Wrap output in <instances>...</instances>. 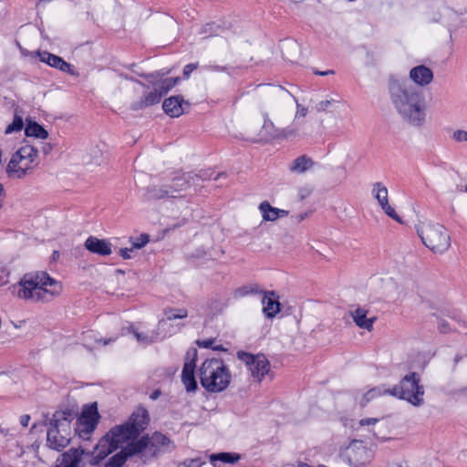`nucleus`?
<instances>
[{
	"label": "nucleus",
	"instance_id": "1",
	"mask_svg": "<svg viewBox=\"0 0 467 467\" xmlns=\"http://www.w3.org/2000/svg\"><path fill=\"white\" fill-rule=\"evenodd\" d=\"M389 92L394 108L404 120L415 127L424 124L426 105L421 91L417 90L406 79L390 78Z\"/></svg>",
	"mask_w": 467,
	"mask_h": 467
},
{
	"label": "nucleus",
	"instance_id": "2",
	"mask_svg": "<svg viewBox=\"0 0 467 467\" xmlns=\"http://www.w3.org/2000/svg\"><path fill=\"white\" fill-rule=\"evenodd\" d=\"M150 422V415L145 408H137L128 420L120 425L112 427L104 437L100 439V446L110 444L113 449H119L121 444L136 440L147 428Z\"/></svg>",
	"mask_w": 467,
	"mask_h": 467
},
{
	"label": "nucleus",
	"instance_id": "3",
	"mask_svg": "<svg viewBox=\"0 0 467 467\" xmlns=\"http://www.w3.org/2000/svg\"><path fill=\"white\" fill-rule=\"evenodd\" d=\"M17 296L23 299L48 301L58 295L61 285L46 272L26 274L18 283Z\"/></svg>",
	"mask_w": 467,
	"mask_h": 467
},
{
	"label": "nucleus",
	"instance_id": "4",
	"mask_svg": "<svg viewBox=\"0 0 467 467\" xmlns=\"http://www.w3.org/2000/svg\"><path fill=\"white\" fill-rule=\"evenodd\" d=\"M77 417V413L70 409L57 410L49 422L47 433V442L50 449L61 451L71 441L70 423Z\"/></svg>",
	"mask_w": 467,
	"mask_h": 467
},
{
	"label": "nucleus",
	"instance_id": "5",
	"mask_svg": "<svg viewBox=\"0 0 467 467\" xmlns=\"http://www.w3.org/2000/svg\"><path fill=\"white\" fill-rule=\"evenodd\" d=\"M201 385L209 392H221L227 389L232 375L221 358H209L199 368Z\"/></svg>",
	"mask_w": 467,
	"mask_h": 467
},
{
	"label": "nucleus",
	"instance_id": "6",
	"mask_svg": "<svg viewBox=\"0 0 467 467\" xmlns=\"http://www.w3.org/2000/svg\"><path fill=\"white\" fill-rule=\"evenodd\" d=\"M420 378L416 372H410L405 375L399 384L389 389V395L403 400L415 407L424 403V387L420 384Z\"/></svg>",
	"mask_w": 467,
	"mask_h": 467
},
{
	"label": "nucleus",
	"instance_id": "7",
	"mask_svg": "<svg viewBox=\"0 0 467 467\" xmlns=\"http://www.w3.org/2000/svg\"><path fill=\"white\" fill-rule=\"evenodd\" d=\"M417 234L423 244L434 253L442 254L451 246V237L442 224L421 223L417 226Z\"/></svg>",
	"mask_w": 467,
	"mask_h": 467
},
{
	"label": "nucleus",
	"instance_id": "8",
	"mask_svg": "<svg viewBox=\"0 0 467 467\" xmlns=\"http://www.w3.org/2000/svg\"><path fill=\"white\" fill-rule=\"evenodd\" d=\"M340 456L351 466L363 467L371 462L374 451L363 441L354 440L340 452Z\"/></svg>",
	"mask_w": 467,
	"mask_h": 467
},
{
	"label": "nucleus",
	"instance_id": "9",
	"mask_svg": "<svg viewBox=\"0 0 467 467\" xmlns=\"http://www.w3.org/2000/svg\"><path fill=\"white\" fill-rule=\"evenodd\" d=\"M237 357L245 363L251 376L258 382L262 381L270 371V362L263 354L253 355L245 351H238Z\"/></svg>",
	"mask_w": 467,
	"mask_h": 467
},
{
	"label": "nucleus",
	"instance_id": "10",
	"mask_svg": "<svg viewBox=\"0 0 467 467\" xmlns=\"http://www.w3.org/2000/svg\"><path fill=\"white\" fill-rule=\"evenodd\" d=\"M99 420V414L97 403L94 402L87 405L83 409L81 415L77 419V424L78 426L76 428V431H78L80 436H82L81 433L89 435L96 429Z\"/></svg>",
	"mask_w": 467,
	"mask_h": 467
},
{
	"label": "nucleus",
	"instance_id": "11",
	"mask_svg": "<svg viewBox=\"0 0 467 467\" xmlns=\"http://www.w3.org/2000/svg\"><path fill=\"white\" fill-rule=\"evenodd\" d=\"M190 108V103L184 100L181 95L171 96L165 99L162 103L164 112L171 118H178L183 113L187 112Z\"/></svg>",
	"mask_w": 467,
	"mask_h": 467
},
{
	"label": "nucleus",
	"instance_id": "12",
	"mask_svg": "<svg viewBox=\"0 0 467 467\" xmlns=\"http://www.w3.org/2000/svg\"><path fill=\"white\" fill-rule=\"evenodd\" d=\"M89 451L82 447L70 448L63 452L57 462L58 467H83L82 458L84 455H88Z\"/></svg>",
	"mask_w": 467,
	"mask_h": 467
},
{
	"label": "nucleus",
	"instance_id": "13",
	"mask_svg": "<svg viewBox=\"0 0 467 467\" xmlns=\"http://www.w3.org/2000/svg\"><path fill=\"white\" fill-rule=\"evenodd\" d=\"M36 55L39 57L41 62L71 76L76 75L73 66L65 61L61 57L51 54L47 51H37Z\"/></svg>",
	"mask_w": 467,
	"mask_h": 467
},
{
	"label": "nucleus",
	"instance_id": "14",
	"mask_svg": "<svg viewBox=\"0 0 467 467\" xmlns=\"http://www.w3.org/2000/svg\"><path fill=\"white\" fill-rule=\"evenodd\" d=\"M263 313L267 318H274L281 310L278 296L274 291H262Z\"/></svg>",
	"mask_w": 467,
	"mask_h": 467
},
{
	"label": "nucleus",
	"instance_id": "15",
	"mask_svg": "<svg viewBox=\"0 0 467 467\" xmlns=\"http://www.w3.org/2000/svg\"><path fill=\"white\" fill-rule=\"evenodd\" d=\"M410 78L418 86L425 87L433 79V72L424 65L414 67L410 71Z\"/></svg>",
	"mask_w": 467,
	"mask_h": 467
},
{
	"label": "nucleus",
	"instance_id": "16",
	"mask_svg": "<svg viewBox=\"0 0 467 467\" xmlns=\"http://www.w3.org/2000/svg\"><path fill=\"white\" fill-rule=\"evenodd\" d=\"M85 247L90 253L99 255L106 256L111 254V244L107 240L99 239L94 236H89L85 242Z\"/></svg>",
	"mask_w": 467,
	"mask_h": 467
},
{
	"label": "nucleus",
	"instance_id": "17",
	"mask_svg": "<svg viewBox=\"0 0 467 467\" xmlns=\"http://www.w3.org/2000/svg\"><path fill=\"white\" fill-rule=\"evenodd\" d=\"M37 156V150L31 145L22 146L15 154H13L9 161V169L12 170L16 167L17 163H21L23 161H34Z\"/></svg>",
	"mask_w": 467,
	"mask_h": 467
},
{
	"label": "nucleus",
	"instance_id": "18",
	"mask_svg": "<svg viewBox=\"0 0 467 467\" xmlns=\"http://www.w3.org/2000/svg\"><path fill=\"white\" fill-rule=\"evenodd\" d=\"M368 311L363 307H358L354 311L350 312V316L353 318L355 324L368 331H371L373 329V324L376 321V317H368Z\"/></svg>",
	"mask_w": 467,
	"mask_h": 467
},
{
	"label": "nucleus",
	"instance_id": "19",
	"mask_svg": "<svg viewBox=\"0 0 467 467\" xmlns=\"http://www.w3.org/2000/svg\"><path fill=\"white\" fill-rule=\"evenodd\" d=\"M130 441V442H129L124 448L121 449L128 459L142 452L146 448L150 446L149 435H144L138 440L136 439Z\"/></svg>",
	"mask_w": 467,
	"mask_h": 467
},
{
	"label": "nucleus",
	"instance_id": "20",
	"mask_svg": "<svg viewBox=\"0 0 467 467\" xmlns=\"http://www.w3.org/2000/svg\"><path fill=\"white\" fill-rule=\"evenodd\" d=\"M161 99V94H160L155 88L152 91H150L144 94L140 100L131 103L130 109L132 110H140L150 106L158 104Z\"/></svg>",
	"mask_w": 467,
	"mask_h": 467
},
{
	"label": "nucleus",
	"instance_id": "21",
	"mask_svg": "<svg viewBox=\"0 0 467 467\" xmlns=\"http://www.w3.org/2000/svg\"><path fill=\"white\" fill-rule=\"evenodd\" d=\"M264 221L274 222L280 217L288 215V211L273 207L267 201H264L259 205Z\"/></svg>",
	"mask_w": 467,
	"mask_h": 467
},
{
	"label": "nucleus",
	"instance_id": "22",
	"mask_svg": "<svg viewBox=\"0 0 467 467\" xmlns=\"http://www.w3.org/2000/svg\"><path fill=\"white\" fill-rule=\"evenodd\" d=\"M182 381L188 392H194L197 389L198 385L195 379V369L192 368V364L183 365Z\"/></svg>",
	"mask_w": 467,
	"mask_h": 467
},
{
	"label": "nucleus",
	"instance_id": "23",
	"mask_svg": "<svg viewBox=\"0 0 467 467\" xmlns=\"http://www.w3.org/2000/svg\"><path fill=\"white\" fill-rule=\"evenodd\" d=\"M240 455L234 452H219L210 455V462L213 467H222L223 463H235L239 461Z\"/></svg>",
	"mask_w": 467,
	"mask_h": 467
},
{
	"label": "nucleus",
	"instance_id": "24",
	"mask_svg": "<svg viewBox=\"0 0 467 467\" xmlns=\"http://www.w3.org/2000/svg\"><path fill=\"white\" fill-rule=\"evenodd\" d=\"M263 118L264 124L261 130L262 137L267 140H277L280 128L275 126L274 122L270 119L268 113H263Z\"/></svg>",
	"mask_w": 467,
	"mask_h": 467
},
{
	"label": "nucleus",
	"instance_id": "25",
	"mask_svg": "<svg viewBox=\"0 0 467 467\" xmlns=\"http://www.w3.org/2000/svg\"><path fill=\"white\" fill-rule=\"evenodd\" d=\"M314 165V161L306 155H301L295 159L290 164V171L295 173H304L310 170Z\"/></svg>",
	"mask_w": 467,
	"mask_h": 467
},
{
	"label": "nucleus",
	"instance_id": "26",
	"mask_svg": "<svg viewBox=\"0 0 467 467\" xmlns=\"http://www.w3.org/2000/svg\"><path fill=\"white\" fill-rule=\"evenodd\" d=\"M25 134L27 137H34L37 139H47L48 137V132L44 129V127L33 120H27Z\"/></svg>",
	"mask_w": 467,
	"mask_h": 467
},
{
	"label": "nucleus",
	"instance_id": "27",
	"mask_svg": "<svg viewBox=\"0 0 467 467\" xmlns=\"http://www.w3.org/2000/svg\"><path fill=\"white\" fill-rule=\"evenodd\" d=\"M33 162L34 161H29V160L27 161H23L21 163H17L16 167H15L12 170L9 169V163H8L7 167H6V172L9 177L21 179V178L25 177L27 174L28 171H30L33 168V165H32Z\"/></svg>",
	"mask_w": 467,
	"mask_h": 467
},
{
	"label": "nucleus",
	"instance_id": "28",
	"mask_svg": "<svg viewBox=\"0 0 467 467\" xmlns=\"http://www.w3.org/2000/svg\"><path fill=\"white\" fill-rule=\"evenodd\" d=\"M130 331L133 333L138 342L145 345L159 341L165 337H160V334L157 330H152L150 333H140L135 330L133 327H131Z\"/></svg>",
	"mask_w": 467,
	"mask_h": 467
},
{
	"label": "nucleus",
	"instance_id": "29",
	"mask_svg": "<svg viewBox=\"0 0 467 467\" xmlns=\"http://www.w3.org/2000/svg\"><path fill=\"white\" fill-rule=\"evenodd\" d=\"M389 389H386L384 386L375 387L365 393L362 400H360V405L365 407L371 400L379 397L381 395L389 394Z\"/></svg>",
	"mask_w": 467,
	"mask_h": 467
},
{
	"label": "nucleus",
	"instance_id": "30",
	"mask_svg": "<svg viewBox=\"0 0 467 467\" xmlns=\"http://www.w3.org/2000/svg\"><path fill=\"white\" fill-rule=\"evenodd\" d=\"M374 197L379 202V205H383L389 202L388 199V189L381 182H376L373 184L372 191Z\"/></svg>",
	"mask_w": 467,
	"mask_h": 467
},
{
	"label": "nucleus",
	"instance_id": "31",
	"mask_svg": "<svg viewBox=\"0 0 467 467\" xmlns=\"http://www.w3.org/2000/svg\"><path fill=\"white\" fill-rule=\"evenodd\" d=\"M180 81V78H167L161 80L158 88H156L157 91L161 94V98L166 95L172 88H174L178 82Z\"/></svg>",
	"mask_w": 467,
	"mask_h": 467
},
{
	"label": "nucleus",
	"instance_id": "32",
	"mask_svg": "<svg viewBox=\"0 0 467 467\" xmlns=\"http://www.w3.org/2000/svg\"><path fill=\"white\" fill-rule=\"evenodd\" d=\"M127 460L124 451L120 450L107 461L104 467H122Z\"/></svg>",
	"mask_w": 467,
	"mask_h": 467
},
{
	"label": "nucleus",
	"instance_id": "33",
	"mask_svg": "<svg viewBox=\"0 0 467 467\" xmlns=\"http://www.w3.org/2000/svg\"><path fill=\"white\" fill-rule=\"evenodd\" d=\"M170 442V439L161 432H154L152 436L150 438V446L155 449L161 446L167 445Z\"/></svg>",
	"mask_w": 467,
	"mask_h": 467
},
{
	"label": "nucleus",
	"instance_id": "34",
	"mask_svg": "<svg viewBox=\"0 0 467 467\" xmlns=\"http://www.w3.org/2000/svg\"><path fill=\"white\" fill-rule=\"evenodd\" d=\"M258 293L261 294L262 291H260L258 289L257 285H244V286H241V287L237 288L234 291V296L235 297H244V296H246L248 295L258 294Z\"/></svg>",
	"mask_w": 467,
	"mask_h": 467
},
{
	"label": "nucleus",
	"instance_id": "35",
	"mask_svg": "<svg viewBox=\"0 0 467 467\" xmlns=\"http://www.w3.org/2000/svg\"><path fill=\"white\" fill-rule=\"evenodd\" d=\"M166 320H174L185 318L188 317V311L185 308H169L165 310Z\"/></svg>",
	"mask_w": 467,
	"mask_h": 467
},
{
	"label": "nucleus",
	"instance_id": "36",
	"mask_svg": "<svg viewBox=\"0 0 467 467\" xmlns=\"http://www.w3.org/2000/svg\"><path fill=\"white\" fill-rule=\"evenodd\" d=\"M214 174H215V171L213 170L207 169V170L200 171L198 174H195V177L197 179H201L202 181L212 180V179H213L214 181H218L220 178L225 177V174L223 172H218V173H216V175L214 177H213Z\"/></svg>",
	"mask_w": 467,
	"mask_h": 467
},
{
	"label": "nucleus",
	"instance_id": "37",
	"mask_svg": "<svg viewBox=\"0 0 467 467\" xmlns=\"http://www.w3.org/2000/svg\"><path fill=\"white\" fill-rule=\"evenodd\" d=\"M223 29L221 28V26L219 25H217L216 23L213 22V23H208L206 25H204L202 28V31L201 33L202 34H205V37H210V36H217L220 34V32H222Z\"/></svg>",
	"mask_w": 467,
	"mask_h": 467
},
{
	"label": "nucleus",
	"instance_id": "38",
	"mask_svg": "<svg viewBox=\"0 0 467 467\" xmlns=\"http://www.w3.org/2000/svg\"><path fill=\"white\" fill-rule=\"evenodd\" d=\"M24 127V121L22 117L16 115L12 123L9 124L5 129V133L10 134L15 131H19Z\"/></svg>",
	"mask_w": 467,
	"mask_h": 467
},
{
	"label": "nucleus",
	"instance_id": "39",
	"mask_svg": "<svg viewBox=\"0 0 467 467\" xmlns=\"http://www.w3.org/2000/svg\"><path fill=\"white\" fill-rule=\"evenodd\" d=\"M95 451H96L94 452L97 454V456H99V458L101 461H103L109 454L112 453L116 450L113 449V447L110 444H105V447H102L100 446L99 441L97 447L95 448Z\"/></svg>",
	"mask_w": 467,
	"mask_h": 467
},
{
	"label": "nucleus",
	"instance_id": "40",
	"mask_svg": "<svg viewBox=\"0 0 467 467\" xmlns=\"http://www.w3.org/2000/svg\"><path fill=\"white\" fill-rule=\"evenodd\" d=\"M150 241V236L147 234H141L139 237L130 238L132 248L140 249L144 247Z\"/></svg>",
	"mask_w": 467,
	"mask_h": 467
},
{
	"label": "nucleus",
	"instance_id": "41",
	"mask_svg": "<svg viewBox=\"0 0 467 467\" xmlns=\"http://www.w3.org/2000/svg\"><path fill=\"white\" fill-rule=\"evenodd\" d=\"M197 349L194 348H192L188 349L185 356V362L184 365L192 364V368L195 369L196 368V361H197Z\"/></svg>",
	"mask_w": 467,
	"mask_h": 467
},
{
	"label": "nucleus",
	"instance_id": "42",
	"mask_svg": "<svg viewBox=\"0 0 467 467\" xmlns=\"http://www.w3.org/2000/svg\"><path fill=\"white\" fill-rule=\"evenodd\" d=\"M278 132H279V134H278L277 140H285V139L295 136L296 134V130L292 126H288L284 129L280 128Z\"/></svg>",
	"mask_w": 467,
	"mask_h": 467
},
{
	"label": "nucleus",
	"instance_id": "43",
	"mask_svg": "<svg viewBox=\"0 0 467 467\" xmlns=\"http://www.w3.org/2000/svg\"><path fill=\"white\" fill-rule=\"evenodd\" d=\"M8 452L14 453L15 457L21 458L25 453V449L22 445H20L17 441L11 444L8 449Z\"/></svg>",
	"mask_w": 467,
	"mask_h": 467
},
{
	"label": "nucleus",
	"instance_id": "44",
	"mask_svg": "<svg viewBox=\"0 0 467 467\" xmlns=\"http://www.w3.org/2000/svg\"><path fill=\"white\" fill-rule=\"evenodd\" d=\"M380 207L382 208V210L385 212V213L388 216H389L390 218H392L393 220H395L399 223H401L400 216L397 214L395 210L389 205V202H386L385 204L381 205Z\"/></svg>",
	"mask_w": 467,
	"mask_h": 467
},
{
	"label": "nucleus",
	"instance_id": "45",
	"mask_svg": "<svg viewBox=\"0 0 467 467\" xmlns=\"http://www.w3.org/2000/svg\"><path fill=\"white\" fill-rule=\"evenodd\" d=\"M451 138L456 142H467V130H456L453 131Z\"/></svg>",
	"mask_w": 467,
	"mask_h": 467
},
{
	"label": "nucleus",
	"instance_id": "46",
	"mask_svg": "<svg viewBox=\"0 0 467 467\" xmlns=\"http://www.w3.org/2000/svg\"><path fill=\"white\" fill-rule=\"evenodd\" d=\"M202 464L204 462L201 458H195L184 461L179 467H201Z\"/></svg>",
	"mask_w": 467,
	"mask_h": 467
},
{
	"label": "nucleus",
	"instance_id": "47",
	"mask_svg": "<svg viewBox=\"0 0 467 467\" xmlns=\"http://www.w3.org/2000/svg\"><path fill=\"white\" fill-rule=\"evenodd\" d=\"M198 67V63H190L183 67V77L188 78L192 72Z\"/></svg>",
	"mask_w": 467,
	"mask_h": 467
},
{
	"label": "nucleus",
	"instance_id": "48",
	"mask_svg": "<svg viewBox=\"0 0 467 467\" xmlns=\"http://www.w3.org/2000/svg\"><path fill=\"white\" fill-rule=\"evenodd\" d=\"M334 102L333 99L331 100H328V99H326V100H322L320 102H318L316 106V109L317 111L321 112V111H327V108Z\"/></svg>",
	"mask_w": 467,
	"mask_h": 467
},
{
	"label": "nucleus",
	"instance_id": "49",
	"mask_svg": "<svg viewBox=\"0 0 467 467\" xmlns=\"http://www.w3.org/2000/svg\"><path fill=\"white\" fill-rule=\"evenodd\" d=\"M149 192L151 193L152 197L159 198V199L163 198L169 194V192L167 190H162V189H160V190L152 189Z\"/></svg>",
	"mask_w": 467,
	"mask_h": 467
},
{
	"label": "nucleus",
	"instance_id": "50",
	"mask_svg": "<svg viewBox=\"0 0 467 467\" xmlns=\"http://www.w3.org/2000/svg\"><path fill=\"white\" fill-rule=\"evenodd\" d=\"M379 421V419L378 418H364L361 419L358 422L359 426H369V425H375Z\"/></svg>",
	"mask_w": 467,
	"mask_h": 467
},
{
	"label": "nucleus",
	"instance_id": "51",
	"mask_svg": "<svg viewBox=\"0 0 467 467\" xmlns=\"http://www.w3.org/2000/svg\"><path fill=\"white\" fill-rule=\"evenodd\" d=\"M189 184V182L186 181L185 178H176L173 180L174 187H181L182 189L186 188Z\"/></svg>",
	"mask_w": 467,
	"mask_h": 467
},
{
	"label": "nucleus",
	"instance_id": "52",
	"mask_svg": "<svg viewBox=\"0 0 467 467\" xmlns=\"http://www.w3.org/2000/svg\"><path fill=\"white\" fill-rule=\"evenodd\" d=\"M213 343H214V339H206V340H202V341H197V344L202 347V348H212L213 349Z\"/></svg>",
	"mask_w": 467,
	"mask_h": 467
},
{
	"label": "nucleus",
	"instance_id": "53",
	"mask_svg": "<svg viewBox=\"0 0 467 467\" xmlns=\"http://www.w3.org/2000/svg\"><path fill=\"white\" fill-rule=\"evenodd\" d=\"M88 455H90V460H89L90 465L96 466V465H99V463L101 462V460L99 458V456H97V454L95 452H89Z\"/></svg>",
	"mask_w": 467,
	"mask_h": 467
},
{
	"label": "nucleus",
	"instance_id": "54",
	"mask_svg": "<svg viewBox=\"0 0 467 467\" xmlns=\"http://www.w3.org/2000/svg\"><path fill=\"white\" fill-rule=\"evenodd\" d=\"M131 248H122L119 250V254L122 256L123 259H130V252H132Z\"/></svg>",
	"mask_w": 467,
	"mask_h": 467
},
{
	"label": "nucleus",
	"instance_id": "55",
	"mask_svg": "<svg viewBox=\"0 0 467 467\" xmlns=\"http://www.w3.org/2000/svg\"><path fill=\"white\" fill-rule=\"evenodd\" d=\"M439 330L441 333H447L449 331V324L444 320L441 321L439 324Z\"/></svg>",
	"mask_w": 467,
	"mask_h": 467
},
{
	"label": "nucleus",
	"instance_id": "56",
	"mask_svg": "<svg viewBox=\"0 0 467 467\" xmlns=\"http://www.w3.org/2000/svg\"><path fill=\"white\" fill-rule=\"evenodd\" d=\"M294 99L296 100V105H297V108L300 107V105L298 104L297 100L296 99V98H294ZM307 113V109L306 108H301V109H298L297 112H296V117L297 116H300V117H305Z\"/></svg>",
	"mask_w": 467,
	"mask_h": 467
},
{
	"label": "nucleus",
	"instance_id": "57",
	"mask_svg": "<svg viewBox=\"0 0 467 467\" xmlns=\"http://www.w3.org/2000/svg\"><path fill=\"white\" fill-rule=\"evenodd\" d=\"M30 416L26 414L20 417V423L23 427H26L29 423Z\"/></svg>",
	"mask_w": 467,
	"mask_h": 467
},
{
	"label": "nucleus",
	"instance_id": "58",
	"mask_svg": "<svg viewBox=\"0 0 467 467\" xmlns=\"http://www.w3.org/2000/svg\"><path fill=\"white\" fill-rule=\"evenodd\" d=\"M207 68L212 71L221 72V71H226L227 68L225 67L222 66H208Z\"/></svg>",
	"mask_w": 467,
	"mask_h": 467
},
{
	"label": "nucleus",
	"instance_id": "59",
	"mask_svg": "<svg viewBox=\"0 0 467 467\" xmlns=\"http://www.w3.org/2000/svg\"><path fill=\"white\" fill-rule=\"evenodd\" d=\"M314 74L315 75H317V76H327V75H330V74H334V70H327V71H320V70H314Z\"/></svg>",
	"mask_w": 467,
	"mask_h": 467
},
{
	"label": "nucleus",
	"instance_id": "60",
	"mask_svg": "<svg viewBox=\"0 0 467 467\" xmlns=\"http://www.w3.org/2000/svg\"><path fill=\"white\" fill-rule=\"evenodd\" d=\"M5 189H4V186L2 183H0V209L2 208L3 206V202H4V199H5Z\"/></svg>",
	"mask_w": 467,
	"mask_h": 467
},
{
	"label": "nucleus",
	"instance_id": "61",
	"mask_svg": "<svg viewBox=\"0 0 467 467\" xmlns=\"http://www.w3.org/2000/svg\"><path fill=\"white\" fill-rule=\"evenodd\" d=\"M140 76L150 80V82L153 83V81L150 80V78H154V74H140Z\"/></svg>",
	"mask_w": 467,
	"mask_h": 467
},
{
	"label": "nucleus",
	"instance_id": "62",
	"mask_svg": "<svg viewBox=\"0 0 467 467\" xmlns=\"http://www.w3.org/2000/svg\"><path fill=\"white\" fill-rule=\"evenodd\" d=\"M213 350H219V351H226L227 349L223 347V345H216L213 347Z\"/></svg>",
	"mask_w": 467,
	"mask_h": 467
},
{
	"label": "nucleus",
	"instance_id": "63",
	"mask_svg": "<svg viewBox=\"0 0 467 467\" xmlns=\"http://www.w3.org/2000/svg\"><path fill=\"white\" fill-rule=\"evenodd\" d=\"M160 394H161V391H160V390H155V391L151 394L150 398H151L152 400H156V399L160 396Z\"/></svg>",
	"mask_w": 467,
	"mask_h": 467
},
{
	"label": "nucleus",
	"instance_id": "64",
	"mask_svg": "<svg viewBox=\"0 0 467 467\" xmlns=\"http://www.w3.org/2000/svg\"><path fill=\"white\" fill-rule=\"evenodd\" d=\"M165 325H166V320L165 319L160 320L159 323H158V329L163 327Z\"/></svg>",
	"mask_w": 467,
	"mask_h": 467
}]
</instances>
